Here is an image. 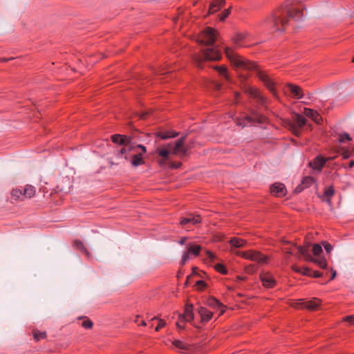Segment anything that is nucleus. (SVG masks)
Masks as SVG:
<instances>
[{
	"label": "nucleus",
	"instance_id": "nucleus-30",
	"mask_svg": "<svg viewBox=\"0 0 354 354\" xmlns=\"http://www.w3.org/2000/svg\"><path fill=\"white\" fill-rule=\"evenodd\" d=\"M79 319H84L83 321V322L82 323V326L84 328H87V329L92 328V327L93 326V322L91 320H90L89 319L86 318V317H79Z\"/></svg>",
	"mask_w": 354,
	"mask_h": 354
},
{
	"label": "nucleus",
	"instance_id": "nucleus-31",
	"mask_svg": "<svg viewBox=\"0 0 354 354\" xmlns=\"http://www.w3.org/2000/svg\"><path fill=\"white\" fill-rule=\"evenodd\" d=\"M335 193L334 189L332 187H329L326 189L324 192L325 196L328 198L326 199V202L330 204V197L333 196Z\"/></svg>",
	"mask_w": 354,
	"mask_h": 354
},
{
	"label": "nucleus",
	"instance_id": "nucleus-46",
	"mask_svg": "<svg viewBox=\"0 0 354 354\" xmlns=\"http://www.w3.org/2000/svg\"><path fill=\"white\" fill-rule=\"evenodd\" d=\"M304 189H306L304 187V186L301 183L300 185H299L295 189V192H297V193H299L301 192H302Z\"/></svg>",
	"mask_w": 354,
	"mask_h": 354
},
{
	"label": "nucleus",
	"instance_id": "nucleus-41",
	"mask_svg": "<svg viewBox=\"0 0 354 354\" xmlns=\"http://www.w3.org/2000/svg\"><path fill=\"white\" fill-rule=\"evenodd\" d=\"M322 244L328 253H330L332 251L333 246L330 243L324 241L322 242Z\"/></svg>",
	"mask_w": 354,
	"mask_h": 354
},
{
	"label": "nucleus",
	"instance_id": "nucleus-44",
	"mask_svg": "<svg viewBox=\"0 0 354 354\" xmlns=\"http://www.w3.org/2000/svg\"><path fill=\"white\" fill-rule=\"evenodd\" d=\"M196 286H197L200 290H203L205 288L206 284L203 281H198L196 283Z\"/></svg>",
	"mask_w": 354,
	"mask_h": 354
},
{
	"label": "nucleus",
	"instance_id": "nucleus-50",
	"mask_svg": "<svg viewBox=\"0 0 354 354\" xmlns=\"http://www.w3.org/2000/svg\"><path fill=\"white\" fill-rule=\"evenodd\" d=\"M213 85H214V87L216 89V90H220L221 88V84L217 83V82H214L213 83Z\"/></svg>",
	"mask_w": 354,
	"mask_h": 354
},
{
	"label": "nucleus",
	"instance_id": "nucleus-17",
	"mask_svg": "<svg viewBox=\"0 0 354 354\" xmlns=\"http://www.w3.org/2000/svg\"><path fill=\"white\" fill-rule=\"evenodd\" d=\"M225 3V0H214L209 8L208 14H214L218 11Z\"/></svg>",
	"mask_w": 354,
	"mask_h": 354
},
{
	"label": "nucleus",
	"instance_id": "nucleus-39",
	"mask_svg": "<svg viewBox=\"0 0 354 354\" xmlns=\"http://www.w3.org/2000/svg\"><path fill=\"white\" fill-rule=\"evenodd\" d=\"M351 140V138L348 133H344L339 136V142H344L345 140Z\"/></svg>",
	"mask_w": 354,
	"mask_h": 354
},
{
	"label": "nucleus",
	"instance_id": "nucleus-47",
	"mask_svg": "<svg viewBox=\"0 0 354 354\" xmlns=\"http://www.w3.org/2000/svg\"><path fill=\"white\" fill-rule=\"evenodd\" d=\"M290 128L292 129L295 135L298 136L299 134V131L297 127H296L294 124H290Z\"/></svg>",
	"mask_w": 354,
	"mask_h": 354
},
{
	"label": "nucleus",
	"instance_id": "nucleus-56",
	"mask_svg": "<svg viewBox=\"0 0 354 354\" xmlns=\"http://www.w3.org/2000/svg\"><path fill=\"white\" fill-rule=\"evenodd\" d=\"M353 166H354V161H353V160H352V161H351V162H349V167H350V168H351V167H353Z\"/></svg>",
	"mask_w": 354,
	"mask_h": 354
},
{
	"label": "nucleus",
	"instance_id": "nucleus-53",
	"mask_svg": "<svg viewBox=\"0 0 354 354\" xmlns=\"http://www.w3.org/2000/svg\"><path fill=\"white\" fill-rule=\"evenodd\" d=\"M321 276H322V273H320L319 272H317V271L313 272L314 277H319Z\"/></svg>",
	"mask_w": 354,
	"mask_h": 354
},
{
	"label": "nucleus",
	"instance_id": "nucleus-5",
	"mask_svg": "<svg viewBox=\"0 0 354 354\" xmlns=\"http://www.w3.org/2000/svg\"><path fill=\"white\" fill-rule=\"evenodd\" d=\"M186 138L187 135L177 140L174 145L171 143L167 144L164 147L157 149L156 151L165 160L169 158L171 153L180 157L186 156L190 149L189 146L185 144Z\"/></svg>",
	"mask_w": 354,
	"mask_h": 354
},
{
	"label": "nucleus",
	"instance_id": "nucleus-27",
	"mask_svg": "<svg viewBox=\"0 0 354 354\" xmlns=\"http://www.w3.org/2000/svg\"><path fill=\"white\" fill-rule=\"evenodd\" d=\"M230 243L232 246L235 248H241L246 244V241L245 240L239 238H232L230 241Z\"/></svg>",
	"mask_w": 354,
	"mask_h": 354
},
{
	"label": "nucleus",
	"instance_id": "nucleus-49",
	"mask_svg": "<svg viewBox=\"0 0 354 354\" xmlns=\"http://www.w3.org/2000/svg\"><path fill=\"white\" fill-rule=\"evenodd\" d=\"M149 114V112L148 111H144L142 113L140 114V118L145 120L146 117Z\"/></svg>",
	"mask_w": 354,
	"mask_h": 354
},
{
	"label": "nucleus",
	"instance_id": "nucleus-34",
	"mask_svg": "<svg viewBox=\"0 0 354 354\" xmlns=\"http://www.w3.org/2000/svg\"><path fill=\"white\" fill-rule=\"evenodd\" d=\"M218 71V73L221 75H223L225 78L229 80L228 74L227 73V68L224 66H218L216 68Z\"/></svg>",
	"mask_w": 354,
	"mask_h": 354
},
{
	"label": "nucleus",
	"instance_id": "nucleus-16",
	"mask_svg": "<svg viewBox=\"0 0 354 354\" xmlns=\"http://www.w3.org/2000/svg\"><path fill=\"white\" fill-rule=\"evenodd\" d=\"M201 222V218L199 215H189L187 218H184L180 221L181 225H185L187 223L197 225Z\"/></svg>",
	"mask_w": 354,
	"mask_h": 354
},
{
	"label": "nucleus",
	"instance_id": "nucleus-48",
	"mask_svg": "<svg viewBox=\"0 0 354 354\" xmlns=\"http://www.w3.org/2000/svg\"><path fill=\"white\" fill-rule=\"evenodd\" d=\"M130 136L133 137V142H136L135 140H138L139 141H142V138L138 136L136 133H133Z\"/></svg>",
	"mask_w": 354,
	"mask_h": 354
},
{
	"label": "nucleus",
	"instance_id": "nucleus-40",
	"mask_svg": "<svg viewBox=\"0 0 354 354\" xmlns=\"http://www.w3.org/2000/svg\"><path fill=\"white\" fill-rule=\"evenodd\" d=\"M189 257V254L187 252H185L182 256L180 263L182 265H185L186 263V262L188 261Z\"/></svg>",
	"mask_w": 354,
	"mask_h": 354
},
{
	"label": "nucleus",
	"instance_id": "nucleus-3",
	"mask_svg": "<svg viewBox=\"0 0 354 354\" xmlns=\"http://www.w3.org/2000/svg\"><path fill=\"white\" fill-rule=\"evenodd\" d=\"M225 53L231 63L238 69L248 71H256L259 77L265 83L266 86L273 93V95L276 96V92L274 86V83L266 73L261 71L254 63L245 59L243 57L234 53L233 50L228 47L225 48Z\"/></svg>",
	"mask_w": 354,
	"mask_h": 354
},
{
	"label": "nucleus",
	"instance_id": "nucleus-29",
	"mask_svg": "<svg viewBox=\"0 0 354 354\" xmlns=\"http://www.w3.org/2000/svg\"><path fill=\"white\" fill-rule=\"evenodd\" d=\"M178 135V133L174 131H167L165 133L159 132L157 133L158 137H160L162 140H166L170 138H175Z\"/></svg>",
	"mask_w": 354,
	"mask_h": 354
},
{
	"label": "nucleus",
	"instance_id": "nucleus-60",
	"mask_svg": "<svg viewBox=\"0 0 354 354\" xmlns=\"http://www.w3.org/2000/svg\"><path fill=\"white\" fill-rule=\"evenodd\" d=\"M237 279H238L239 280H243V278H242V277H237Z\"/></svg>",
	"mask_w": 354,
	"mask_h": 354
},
{
	"label": "nucleus",
	"instance_id": "nucleus-38",
	"mask_svg": "<svg viewBox=\"0 0 354 354\" xmlns=\"http://www.w3.org/2000/svg\"><path fill=\"white\" fill-rule=\"evenodd\" d=\"M244 35L242 33H237L234 37V42L236 44H239V43L243 39Z\"/></svg>",
	"mask_w": 354,
	"mask_h": 354
},
{
	"label": "nucleus",
	"instance_id": "nucleus-58",
	"mask_svg": "<svg viewBox=\"0 0 354 354\" xmlns=\"http://www.w3.org/2000/svg\"><path fill=\"white\" fill-rule=\"evenodd\" d=\"M239 96V93L238 92L235 93V97H238Z\"/></svg>",
	"mask_w": 354,
	"mask_h": 354
},
{
	"label": "nucleus",
	"instance_id": "nucleus-7",
	"mask_svg": "<svg viewBox=\"0 0 354 354\" xmlns=\"http://www.w3.org/2000/svg\"><path fill=\"white\" fill-rule=\"evenodd\" d=\"M234 252L242 257L246 259H250L251 261H257L260 263H265L267 262L268 257L264 256L261 253L255 250H249L247 252H240V251H234Z\"/></svg>",
	"mask_w": 354,
	"mask_h": 354
},
{
	"label": "nucleus",
	"instance_id": "nucleus-23",
	"mask_svg": "<svg viewBox=\"0 0 354 354\" xmlns=\"http://www.w3.org/2000/svg\"><path fill=\"white\" fill-rule=\"evenodd\" d=\"M131 165L134 167H137L144 164V160L142 158V153H136L133 154L131 157Z\"/></svg>",
	"mask_w": 354,
	"mask_h": 354
},
{
	"label": "nucleus",
	"instance_id": "nucleus-22",
	"mask_svg": "<svg viewBox=\"0 0 354 354\" xmlns=\"http://www.w3.org/2000/svg\"><path fill=\"white\" fill-rule=\"evenodd\" d=\"M11 198L14 201H24L25 199L24 192L18 189H12L11 192Z\"/></svg>",
	"mask_w": 354,
	"mask_h": 354
},
{
	"label": "nucleus",
	"instance_id": "nucleus-33",
	"mask_svg": "<svg viewBox=\"0 0 354 354\" xmlns=\"http://www.w3.org/2000/svg\"><path fill=\"white\" fill-rule=\"evenodd\" d=\"M154 319H158V324L156 327V331L160 330L162 328H163L166 325V322L163 319H160L158 317H153L151 319V320H154Z\"/></svg>",
	"mask_w": 354,
	"mask_h": 354
},
{
	"label": "nucleus",
	"instance_id": "nucleus-32",
	"mask_svg": "<svg viewBox=\"0 0 354 354\" xmlns=\"http://www.w3.org/2000/svg\"><path fill=\"white\" fill-rule=\"evenodd\" d=\"M314 182L313 178L310 176L304 177L301 181V184L304 186L305 188L308 187L310 185Z\"/></svg>",
	"mask_w": 354,
	"mask_h": 354
},
{
	"label": "nucleus",
	"instance_id": "nucleus-25",
	"mask_svg": "<svg viewBox=\"0 0 354 354\" xmlns=\"http://www.w3.org/2000/svg\"><path fill=\"white\" fill-rule=\"evenodd\" d=\"M35 189L32 185H26L24 190V196L25 198H30L35 194Z\"/></svg>",
	"mask_w": 354,
	"mask_h": 354
},
{
	"label": "nucleus",
	"instance_id": "nucleus-9",
	"mask_svg": "<svg viewBox=\"0 0 354 354\" xmlns=\"http://www.w3.org/2000/svg\"><path fill=\"white\" fill-rule=\"evenodd\" d=\"M245 92L248 94L250 97L257 99V102L261 104H264L265 98L261 95L260 92L256 88L251 86H246L245 88Z\"/></svg>",
	"mask_w": 354,
	"mask_h": 354
},
{
	"label": "nucleus",
	"instance_id": "nucleus-2",
	"mask_svg": "<svg viewBox=\"0 0 354 354\" xmlns=\"http://www.w3.org/2000/svg\"><path fill=\"white\" fill-rule=\"evenodd\" d=\"M218 40V32L211 28H207L199 36L198 42L207 46L201 50L200 55L193 57L194 63L198 67H202L204 61H218L221 59V54L217 46H213L214 43Z\"/></svg>",
	"mask_w": 354,
	"mask_h": 354
},
{
	"label": "nucleus",
	"instance_id": "nucleus-45",
	"mask_svg": "<svg viewBox=\"0 0 354 354\" xmlns=\"http://www.w3.org/2000/svg\"><path fill=\"white\" fill-rule=\"evenodd\" d=\"M206 254L207 256V257L210 259V261H213L214 260V259L216 258L215 255L211 252L209 250H206Z\"/></svg>",
	"mask_w": 354,
	"mask_h": 354
},
{
	"label": "nucleus",
	"instance_id": "nucleus-6",
	"mask_svg": "<svg viewBox=\"0 0 354 354\" xmlns=\"http://www.w3.org/2000/svg\"><path fill=\"white\" fill-rule=\"evenodd\" d=\"M147 149L145 146L136 144L133 142V137L129 136L127 140V145L124 147L117 154L118 158H121L123 154H127V152H133L136 153H142V156L145 153Z\"/></svg>",
	"mask_w": 354,
	"mask_h": 354
},
{
	"label": "nucleus",
	"instance_id": "nucleus-43",
	"mask_svg": "<svg viewBox=\"0 0 354 354\" xmlns=\"http://www.w3.org/2000/svg\"><path fill=\"white\" fill-rule=\"evenodd\" d=\"M75 245L77 248H78L80 250H85L84 245H83L82 242H81V241H75Z\"/></svg>",
	"mask_w": 354,
	"mask_h": 354
},
{
	"label": "nucleus",
	"instance_id": "nucleus-14",
	"mask_svg": "<svg viewBox=\"0 0 354 354\" xmlns=\"http://www.w3.org/2000/svg\"><path fill=\"white\" fill-rule=\"evenodd\" d=\"M304 113L305 114L306 116L312 119L314 122H315L317 124H319L320 121L322 119L321 115L317 111L310 109H304Z\"/></svg>",
	"mask_w": 354,
	"mask_h": 354
},
{
	"label": "nucleus",
	"instance_id": "nucleus-10",
	"mask_svg": "<svg viewBox=\"0 0 354 354\" xmlns=\"http://www.w3.org/2000/svg\"><path fill=\"white\" fill-rule=\"evenodd\" d=\"M263 286L266 288H272L276 285V281L269 273H263L260 277Z\"/></svg>",
	"mask_w": 354,
	"mask_h": 354
},
{
	"label": "nucleus",
	"instance_id": "nucleus-24",
	"mask_svg": "<svg viewBox=\"0 0 354 354\" xmlns=\"http://www.w3.org/2000/svg\"><path fill=\"white\" fill-rule=\"evenodd\" d=\"M187 252L190 254H194L195 256L199 255L200 251L201 250V247L198 245H194L189 243L187 245Z\"/></svg>",
	"mask_w": 354,
	"mask_h": 354
},
{
	"label": "nucleus",
	"instance_id": "nucleus-19",
	"mask_svg": "<svg viewBox=\"0 0 354 354\" xmlns=\"http://www.w3.org/2000/svg\"><path fill=\"white\" fill-rule=\"evenodd\" d=\"M198 312L201 315V321L203 322H208L212 317V313L204 307L201 306V307L198 308Z\"/></svg>",
	"mask_w": 354,
	"mask_h": 354
},
{
	"label": "nucleus",
	"instance_id": "nucleus-13",
	"mask_svg": "<svg viewBox=\"0 0 354 354\" xmlns=\"http://www.w3.org/2000/svg\"><path fill=\"white\" fill-rule=\"evenodd\" d=\"M207 304L213 308L220 310V315L223 314L225 310V306L214 297L209 298L207 301Z\"/></svg>",
	"mask_w": 354,
	"mask_h": 354
},
{
	"label": "nucleus",
	"instance_id": "nucleus-37",
	"mask_svg": "<svg viewBox=\"0 0 354 354\" xmlns=\"http://www.w3.org/2000/svg\"><path fill=\"white\" fill-rule=\"evenodd\" d=\"M46 337V333H40V332H35L34 333V338L38 341L41 339H44Z\"/></svg>",
	"mask_w": 354,
	"mask_h": 354
},
{
	"label": "nucleus",
	"instance_id": "nucleus-42",
	"mask_svg": "<svg viewBox=\"0 0 354 354\" xmlns=\"http://www.w3.org/2000/svg\"><path fill=\"white\" fill-rule=\"evenodd\" d=\"M343 320L354 325V315L345 317Z\"/></svg>",
	"mask_w": 354,
	"mask_h": 354
},
{
	"label": "nucleus",
	"instance_id": "nucleus-12",
	"mask_svg": "<svg viewBox=\"0 0 354 354\" xmlns=\"http://www.w3.org/2000/svg\"><path fill=\"white\" fill-rule=\"evenodd\" d=\"M328 159H332V158H328ZM326 161V158H324L322 156H317L316 158L314 159L313 162H309V165L315 169L321 171Z\"/></svg>",
	"mask_w": 354,
	"mask_h": 354
},
{
	"label": "nucleus",
	"instance_id": "nucleus-21",
	"mask_svg": "<svg viewBox=\"0 0 354 354\" xmlns=\"http://www.w3.org/2000/svg\"><path fill=\"white\" fill-rule=\"evenodd\" d=\"M292 121L296 123L299 128H301L306 124V119L301 115L295 113L292 116Z\"/></svg>",
	"mask_w": 354,
	"mask_h": 354
},
{
	"label": "nucleus",
	"instance_id": "nucleus-55",
	"mask_svg": "<svg viewBox=\"0 0 354 354\" xmlns=\"http://www.w3.org/2000/svg\"><path fill=\"white\" fill-rule=\"evenodd\" d=\"M336 276V271L333 270V273L331 274V277H330V279H333Z\"/></svg>",
	"mask_w": 354,
	"mask_h": 354
},
{
	"label": "nucleus",
	"instance_id": "nucleus-28",
	"mask_svg": "<svg viewBox=\"0 0 354 354\" xmlns=\"http://www.w3.org/2000/svg\"><path fill=\"white\" fill-rule=\"evenodd\" d=\"M292 269L295 272H298V273H301L304 275H308V276L311 275L310 270H309L308 268H306V267L301 268L296 265H293V266H292Z\"/></svg>",
	"mask_w": 354,
	"mask_h": 354
},
{
	"label": "nucleus",
	"instance_id": "nucleus-51",
	"mask_svg": "<svg viewBox=\"0 0 354 354\" xmlns=\"http://www.w3.org/2000/svg\"><path fill=\"white\" fill-rule=\"evenodd\" d=\"M283 251L286 252V253H288V254H292V252L290 248H283Z\"/></svg>",
	"mask_w": 354,
	"mask_h": 354
},
{
	"label": "nucleus",
	"instance_id": "nucleus-11",
	"mask_svg": "<svg viewBox=\"0 0 354 354\" xmlns=\"http://www.w3.org/2000/svg\"><path fill=\"white\" fill-rule=\"evenodd\" d=\"M271 193L279 197H281L286 195V189L285 186L281 183H274L270 187Z\"/></svg>",
	"mask_w": 354,
	"mask_h": 354
},
{
	"label": "nucleus",
	"instance_id": "nucleus-52",
	"mask_svg": "<svg viewBox=\"0 0 354 354\" xmlns=\"http://www.w3.org/2000/svg\"><path fill=\"white\" fill-rule=\"evenodd\" d=\"M351 153L348 151H345L343 153L344 158H348L350 156Z\"/></svg>",
	"mask_w": 354,
	"mask_h": 354
},
{
	"label": "nucleus",
	"instance_id": "nucleus-61",
	"mask_svg": "<svg viewBox=\"0 0 354 354\" xmlns=\"http://www.w3.org/2000/svg\"><path fill=\"white\" fill-rule=\"evenodd\" d=\"M250 121H252V119L250 117L247 118Z\"/></svg>",
	"mask_w": 354,
	"mask_h": 354
},
{
	"label": "nucleus",
	"instance_id": "nucleus-18",
	"mask_svg": "<svg viewBox=\"0 0 354 354\" xmlns=\"http://www.w3.org/2000/svg\"><path fill=\"white\" fill-rule=\"evenodd\" d=\"M287 87L295 97L297 99H301L303 97L304 94L302 89L299 86L292 84H288Z\"/></svg>",
	"mask_w": 354,
	"mask_h": 354
},
{
	"label": "nucleus",
	"instance_id": "nucleus-59",
	"mask_svg": "<svg viewBox=\"0 0 354 354\" xmlns=\"http://www.w3.org/2000/svg\"><path fill=\"white\" fill-rule=\"evenodd\" d=\"M141 324H142V326H146V322H145V321H142V323H141Z\"/></svg>",
	"mask_w": 354,
	"mask_h": 354
},
{
	"label": "nucleus",
	"instance_id": "nucleus-26",
	"mask_svg": "<svg viewBox=\"0 0 354 354\" xmlns=\"http://www.w3.org/2000/svg\"><path fill=\"white\" fill-rule=\"evenodd\" d=\"M173 344L176 348L183 351H188L190 349L191 347L189 344L178 339L174 340L173 342Z\"/></svg>",
	"mask_w": 354,
	"mask_h": 354
},
{
	"label": "nucleus",
	"instance_id": "nucleus-35",
	"mask_svg": "<svg viewBox=\"0 0 354 354\" xmlns=\"http://www.w3.org/2000/svg\"><path fill=\"white\" fill-rule=\"evenodd\" d=\"M214 268H215V269H216L218 272H221V273H222V274H227V270H226V268L224 267V266H223V265H222V264H221V263H217V264H216V265L214 266Z\"/></svg>",
	"mask_w": 354,
	"mask_h": 354
},
{
	"label": "nucleus",
	"instance_id": "nucleus-36",
	"mask_svg": "<svg viewBox=\"0 0 354 354\" xmlns=\"http://www.w3.org/2000/svg\"><path fill=\"white\" fill-rule=\"evenodd\" d=\"M231 8H229L227 10H225L221 15H220V20L224 21L230 14Z\"/></svg>",
	"mask_w": 354,
	"mask_h": 354
},
{
	"label": "nucleus",
	"instance_id": "nucleus-20",
	"mask_svg": "<svg viewBox=\"0 0 354 354\" xmlns=\"http://www.w3.org/2000/svg\"><path fill=\"white\" fill-rule=\"evenodd\" d=\"M129 138V136H127L115 134L111 136V140L114 143H118L126 147V145H127V140Z\"/></svg>",
	"mask_w": 354,
	"mask_h": 354
},
{
	"label": "nucleus",
	"instance_id": "nucleus-57",
	"mask_svg": "<svg viewBox=\"0 0 354 354\" xmlns=\"http://www.w3.org/2000/svg\"><path fill=\"white\" fill-rule=\"evenodd\" d=\"M176 326H177L178 328H183V326H180V324L178 322H177V323H176Z\"/></svg>",
	"mask_w": 354,
	"mask_h": 354
},
{
	"label": "nucleus",
	"instance_id": "nucleus-4",
	"mask_svg": "<svg viewBox=\"0 0 354 354\" xmlns=\"http://www.w3.org/2000/svg\"><path fill=\"white\" fill-rule=\"evenodd\" d=\"M293 245L298 250L299 254L302 255L306 261L313 262L318 265L321 268H326L327 263L326 259L320 257L323 250L319 244L316 243L313 245L312 252L313 256L308 252V249L310 245V243H306L305 246L297 245L296 244Z\"/></svg>",
	"mask_w": 354,
	"mask_h": 354
},
{
	"label": "nucleus",
	"instance_id": "nucleus-54",
	"mask_svg": "<svg viewBox=\"0 0 354 354\" xmlns=\"http://www.w3.org/2000/svg\"><path fill=\"white\" fill-rule=\"evenodd\" d=\"M186 239H187L186 237L182 238L181 240L179 241V243L180 245H184L185 243Z\"/></svg>",
	"mask_w": 354,
	"mask_h": 354
},
{
	"label": "nucleus",
	"instance_id": "nucleus-1",
	"mask_svg": "<svg viewBox=\"0 0 354 354\" xmlns=\"http://www.w3.org/2000/svg\"><path fill=\"white\" fill-rule=\"evenodd\" d=\"M302 7L298 0H288L274 12L267 17L262 25L268 26L272 32H282L290 20L299 21L303 18Z\"/></svg>",
	"mask_w": 354,
	"mask_h": 354
},
{
	"label": "nucleus",
	"instance_id": "nucleus-15",
	"mask_svg": "<svg viewBox=\"0 0 354 354\" xmlns=\"http://www.w3.org/2000/svg\"><path fill=\"white\" fill-rule=\"evenodd\" d=\"M182 321L190 322L194 319L193 306L189 305L186 307L183 315H180Z\"/></svg>",
	"mask_w": 354,
	"mask_h": 354
},
{
	"label": "nucleus",
	"instance_id": "nucleus-8",
	"mask_svg": "<svg viewBox=\"0 0 354 354\" xmlns=\"http://www.w3.org/2000/svg\"><path fill=\"white\" fill-rule=\"evenodd\" d=\"M321 303L320 299L317 298H313L312 300L303 301L302 299H299L297 301L292 302L291 306L296 308H306L310 310H315L318 308Z\"/></svg>",
	"mask_w": 354,
	"mask_h": 354
}]
</instances>
